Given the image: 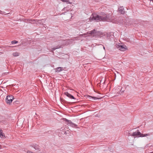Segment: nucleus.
<instances>
[{
  "label": "nucleus",
  "instance_id": "16",
  "mask_svg": "<svg viewBox=\"0 0 153 153\" xmlns=\"http://www.w3.org/2000/svg\"><path fill=\"white\" fill-rule=\"evenodd\" d=\"M18 42V41L16 40H14L11 42V43L13 44H16Z\"/></svg>",
  "mask_w": 153,
  "mask_h": 153
},
{
  "label": "nucleus",
  "instance_id": "9",
  "mask_svg": "<svg viewBox=\"0 0 153 153\" xmlns=\"http://www.w3.org/2000/svg\"><path fill=\"white\" fill-rule=\"evenodd\" d=\"M118 11L119 13L122 14H124L125 12L124 8L123 6H120L119 7Z\"/></svg>",
  "mask_w": 153,
  "mask_h": 153
},
{
  "label": "nucleus",
  "instance_id": "14",
  "mask_svg": "<svg viewBox=\"0 0 153 153\" xmlns=\"http://www.w3.org/2000/svg\"><path fill=\"white\" fill-rule=\"evenodd\" d=\"M62 68L59 67L56 68L55 70L56 72L59 73L62 70Z\"/></svg>",
  "mask_w": 153,
  "mask_h": 153
},
{
  "label": "nucleus",
  "instance_id": "11",
  "mask_svg": "<svg viewBox=\"0 0 153 153\" xmlns=\"http://www.w3.org/2000/svg\"><path fill=\"white\" fill-rule=\"evenodd\" d=\"M60 42H61V43L60 45H58V46H56L55 48H52V51H54L56 49H57L62 48V45L63 44V42L62 41H60Z\"/></svg>",
  "mask_w": 153,
  "mask_h": 153
},
{
  "label": "nucleus",
  "instance_id": "8",
  "mask_svg": "<svg viewBox=\"0 0 153 153\" xmlns=\"http://www.w3.org/2000/svg\"><path fill=\"white\" fill-rule=\"evenodd\" d=\"M32 146L35 149L36 152H38L40 151V147L38 145L34 144Z\"/></svg>",
  "mask_w": 153,
  "mask_h": 153
},
{
  "label": "nucleus",
  "instance_id": "33",
  "mask_svg": "<svg viewBox=\"0 0 153 153\" xmlns=\"http://www.w3.org/2000/svg\"><path fill=\"white\" fill-rule=\"evenodd\" d=\"M1 53V52H0V53Z\"/></svg>",
  "mask_w": 153,
  "mask_h": 153
},
{
  "label": "nucleus",
  "instance_id": "30",
  "mask_svg": "<svg viewBox=\"0 0 153 153\" xmlns=\"http://www.w3.org/2000/svg\"><path fill=\"white\" fill-rule=\"evenodd\" d=\"M101 83H102V82L101 81L100 82Z\"/></svg>",
  "mask_w": 153,
  "mask_h": 153
},
{
  "label": "nucleus",
  "instance_id": "24",
  "mask_svg": "<svg viewBox=\"0 0 153 153\" xmlns=\"http://www.w3.org/2000/svg\"><path fill=\"white\" fill-rule=\"evenodd\" d=\"M103 49L105 50V48L104 46H103Z\"/></svg>",
  "mask_w": 153,
  "mask_h": 153
},
{
  "label": "nucleus",
  "instance_id": "28",
  "mask_svg": "<svg viewBox=\"0 0 153 153\" xmlns=\"http://www.w3.org/2000/svg\"><path fill=\"white\" fill-rule=\"evenodd\" d=\"M104 82H105V81L104 82H103L102 83L103 84V83H104Z\"/></svg>",
  "mask_w": 153,
  "mask_h": 153
},
{
  "label": "nucleus",
  "instance_id": "27",
  "mask_svg": "<svg viewBox=\"0 0 153 153\" xmlns=\"http://www.w3.org/2000/svg\"><path fill=\"white\" fill-rule=\"evenodd\" d=\"M152 1V2H153V0H151V1Z\"/></svg>",
  "mask_w": 153,
  "mask_h": 153
},
{
  "label": "nucleus",
  "instance_id": "3",
  "mask_svg": "<svg viewBox=\"0 0 153 153\" xmlns=\"http://www.w3.org/2000/svg\"><path fill=\"white\" fill-rule=\"evenodd\" d=\"M115 48L118 49L121 51H124L127 49V47L125 45H121L119 44L115 45Z\"/></svg>",
  "mask_w": 153,
  "mask_h": 153
},
{
  "label": "nucleus",
  "instance_id": "25",
  "mask_svg": "<svg viewBox=\"0 0 153 153\" xmlns=\"http://www.w3.org/2000/svg\"><path fill=\"white\" fill-rule=\"evenodd\" d=\"M149 153H153V152H149Z\"/></svg>",
  "mask_w": 153,
  "mask_h": 153
},
{
  "label": "nucleus",
  "instance_id": "20",
  "mask_svg": "<svg viewBox=\"0 0 153 153\" xmlns=\"http://www.w3.org/2000/svg\"><path fill=\"white\" fill-rule=\"evenodd\" d=\"M124 90H122V89L120 90V91L121 92V93H123L124 92Z\"/></svg>",
  "mask_w": 153,
  "mask_h": 153
},
{
  "label": "nucleus",
  "instance_id": "18",
  "mask_svg": "<svg viewBox=\"0 0 153 153\" xmlns=\"http://www.w3.org/2000/svg\"><path fill=\"white\" fill-rule=\"evenodd\" d=\"M14 102L16 104H18L19 102L18 101H15Z\"/></svg>",
  "mask_w": 153,
  "mask_h": 153
},
{
  "label": "nucleus",
  "instance_id": "12",
  "mask_svg": "<svg viewBox=\"0 0 153 153\" xmlns=\"http://www.w3.org/2000/svg\"><path fill=\"white\" fill-rule=\"evenodd\" d=\"M65 95L71 99H75V98L72 95L69 94L68 92H66L64 94Z\"/></svg>",
  "mask_w": 153,
  "mask_h": 153
},
{
  "label": "nucleus",
  "instance_id": "2",
  "mask_svg": "<svg viewBox=\"0 0 153 153\" xmlns=\"http://www.w3.org/2000/svg\"><path fill=\"white\" fill-rule=\"evenodd\" d=\"M152 134V133L150 132L146 134H143L141 133L138 130L137 131L134 132L133 134H131V136H133L134 138L137 137H144L148 136H150Z\"/></svg>",
  "mask_w": 153,
  "mask_h": 153
},
{
  "label": "nucleus",
  "instance_id": "19",
  "mask_svg": "<svg viewBox=\"0 0 153 153\" xmlns=\"http://www.w3.org/2000/svg\"><path fill=\"white\" fill-rule=\"evenodd\" d=\"M62 132H64V134H66L67 133L65 131H62Z\"/></svg>",
  "mask_w": 153,
  "mask_h": 153
},
{
  "label": "nucleus",
  "instance_id": "15",
  "mask_svg": "<svg viewBox=\"0 0 153 153\" xmlns=\"http://www.w3.org/2000/svg\"><path fill=\"white\" fill-rule=\"evenodd\" d=\"M19 53L18 52H14L13 53V55L14 56H19Z\"/></svg>",
  "mask_w": 153,
  "mask_h": 153
},
{
  "label": "nucleus",
  "instance_id": "31",
  "mask_svg": "<svg viewBox=\"0 0 153 153\" xmlns=\"http://www.w3.org/2000/svg\"><path fill=\"white\" fill-rule=\"evenodd\" d=\"M1 148V146H0V149Z\"/></svg>",
  "mask_w": 153,
  "mask_h": 153
},
{
  "label": "nucleus",
  "instance_id": "13",
  "mask_svg": "<svg viewBox=\"0 0 153 153\" xmlns=\"http://www.w3.org/2000/svg\"><path fill=\"white\" fill-rule=\"evenodd\" d=\"M0 137L1 138L5 137L4 134L3 133L2 130L0 128Z\"/></svg>",
  "mask_w": 153,
  "mask_h": 153
},
{
  "label": "nucleus",
  "instance_id": "6",
  "mask_svg": "<svg viewBox=\"0 0 153 153\" xmlns=\"http://www.w3.org/2000/svg\"><path fill=\"white\" fill-rule=\"evenodd\" d=\"M102 98V97H101L100 98H98V97H92V96H89V95H87V99H88V100H91H91H92L93 99L94 100H97L98 99H101Z\"/></svg>",
  "mask_w": 153,
  "mask_h": 153
},
{
  "label": "nucleus",
  "instance_id": "21",
  "mask_svg": "<svg viewBox=\"0 0 153 153\" xmlns=\"http://www.w3.org/2000/svg\"><path fill=\"white\" fill-rule=\"evenodd\" d=\"M2 12H2L1 11V10H0V14H1L2 13Z\"/></svg>",
  "mask_w": 153,
  "mask_h": 153
},
{
  "label": "nucleus",
  "instance_id": "1",
  "mask_svg": "<svg viewBox=\"0 0 153 153\" xmlns=\"http://www.w3.org/2000/svg\"><path fill=\"white\" fill-rule=\"evenodd\" d=\"M111 15L110 13L105 14L101 13L100 15L92 14L90 18V20H94L97 21H108L112 22Z\"/></svg>",
  "mask_w": 153,
  "mask_h": 153
},
{
  "label": "nucleus",
  "instance_id": "26",
  "mask_svg": "<svg viewBox=\"0 0 153 153\" xmlns=\"http://www.w3.org/2000/svg\"><path fill=\"white\" fill-rule=\"evenodd\" d=\"M5 73L7 74V73H8V72H7H7H5Z\"/></svg>",
  "mask_w": 153,
  "mask_h": 153
},
{
  "label": "nucleus",
  "instance_id": "23",
  "mask_svg": "<svg viewBox=\"0 0 153 153\" xmlns=\"http://www.w3.org/2000/svg\"><path fill=\"white\" fill-rule=\"evenodd\" d=\"M129 135H130V136H131V134L130 133H129L128 134V136Z\"/></svg>",
  "mask_w": 153,
  "mask_h": 153
},
{
  "label": "nucleus",
  "instance_id": "4",
  "mask_svg": "<svg viewBox=\"0 0 153 153\" xmlns=\"http://www.w3.org/2000/svg\"><path fill=\"white\" fill-rule=\"evenodd\" d=\"M14 99V97L12 95H9L7 96L6 98V102L7 103L10 104Z\"/></svg>",
  "mask_w": 153,
  "mask_h": 153
},
{
  "label": "nucleus",
  "instance_id": "5",
  "mask_svg": "<svg viewBox=\"0 0 153 153\" xmlns=\"http://www.w3.org/2000/svg\"><path fill=\"white\" fill-rule=\"evenodd\" d=\"M64 121L67 122L68 123V124L70 125V126L72 127L77 128V125L73 123L70 120H68V119L65 118L64 119Z\"/></svg>",
  "mask_w": 153,
  "mask_h": 153
},
{
  "label": "nucleus",
  "instance_id": "29",
  "mask_svg": "<svg viewBox=\"0 0 153 153\" xmlns=\"http://www.w3.org/2000/svg\"><path fill=\"white\" fill-rule=\"evenodd\" d=\"M101 83H102V82L101 81L100 82Z\"/></svg>",
  "mask_w": 153,
  "mask_h": 153
},
{
  "label": "nucleus",
  "instance_id": "22",
  "mask_svg": "<svg viewBox=\"0 0 153 153\" xmlns=\"http://www.w3.org/2000/svg\"><path fill=\"white\" fill-rule=\"evenodd\" d=\"M60 131H61V132H59V133H62V134L63 133V132H62L63 131H61V130Z\"/></svg>",
  "mask_w": 153,
  "mask_h": 153
},
{
  "label": "nucleus",
  "instance_id": "10",
  "mask_svg": "<svg viewBox=\"0 0 153 153\" xmlns=\"http://www.w3.org/2000/svg\"><path fill=\"white\" fill-rule=\"evenodd\" d=\"M30 21L31 22H33V21L35 22H37L39 24H42L43 22H44L45 21V19H42L41 20H40L37 19H34L33 20H30Z\"/></svg>",
  "mask_w": 153,
  "mask_h": 153
},
{
  "label": "nucleus",
  "instance_id": "17",
  "mask_svg": "<svg viewBox=\"0 0 153 153\" xmlns=\"http://www.w3.org/2000/svg\"><path fill=\"white\" fill-rule=\"evenodd\" d=\"M62 102H65L66 103H70V102H67L65 100H62Z\"/></svg>",
  "mask_w": 153,
  "mask_h": 153
},
{
  "label": "nucleus",
  "instance_id": "32",
  "mask_svg": "<svg viewBox=\"0 0 153 153\" xmlns=\"http://www.w3.org/2000/svg\"><path fill=\"white\" fill-rule=\"evenodd\" d=\"M149 0V1H151V0Z\"/></svg>",
  "mask_w": 153,
  "mask_h": 153
},
{
  "label": "nucleus",
  "instance_id": "7",
  "mask_svg": "<svg viewBox=\"0 0 153 153\" xmlns=\"http://www.w3.org/2000/svg\"><path fill=\"white\" fill-rule=\"evenodd\" d=\"M87 33L94 36V35L97 34V32L94 29L91 31L88 32Z\"/></svg>",
  "mask_w": 153,
  "mask_h": 153
}]
</instances>
